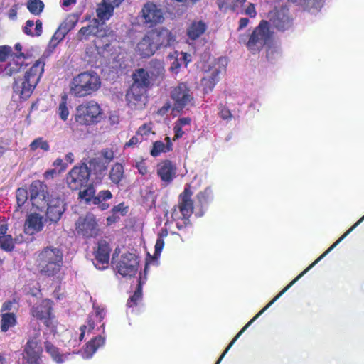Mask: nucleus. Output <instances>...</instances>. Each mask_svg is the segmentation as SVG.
Here are the masks:
<instances>
[{"instance_id":"4","label":"nucleus","mask_w":364,"mask_h":364,"mask_svg":"<svg viewBox=\"0 0 364 364\" xmlns=\"http://www.w3.org/2000/svg\"><path fill=\"white\" fill-rule=\"evenodd\" d=\"M192 196L191 184L187 183L183 191L178 195V204L171 209V218L176 221V227L179 230L191 225L190 218L196 209Z\"/></svg>"},{"instance_id":"43","label":"nucleus","mask_w":364,"mask_h":364,"mask_svg":"<svg viewBox=\"0 0 364 364\" xmlns=\"http://www.w3.org/2000/svg\"><path fill=\"white\" fill-rule=\"evenodd\" d=\"M57 113L61 120L65 122L69 116V108L68 105V95L63 94L61 95L60 101L58 107Z\"/></svg>"},{"instance_id":"3","label":"nucleus","mask_w":364,"mask_h":364,"mask_svg":"<svg viewBox=\"0 0 364 364\" xmlns=\"http://www.w3.org/2000/svg\"><path fill=\"white\" fill-rule=\"evenodd\" d=\"M247 38V40L244 37L240 38V43H245L252 54H257L266 47L267 58L269 60L272 58L271 55L277 53L276 48L273 46V32L270 31L268 21L262 20Z\"/></svg>"},{"instance_id":"51","label":"nucleus","mask_w":364,"mask_h":364,"mask_svg":"<svg viewBox=\"0 0 364 364\" xmlns=\"http://www.w3.org/2000/svg\"><path fill=\"white\" fill-rule=\"evenodd\" d=\"M13 48L8 45L0 46V63H5L14 55Z\"/></svg>"},{"instance_id":"35","label":"nucleus","mask_w":364,"mask_h":364,"mask_svg":"<svg viewBox=\"0 0 364 364\" xmlns=\"http://www.w3.org/2000/svg\"><path fill=\"white\" fill-rule=\"evenodd\" d=\"M44 347L46 351L51 356L53 360L58 364H61L64 362L65 359L68 358L70 354H62L58 347L55 346L50 341L44 342Z\"/></svg>"},{"instance_id":"47","label":"nucleus","mask_w":364,"mask_h":364,"mask_svg":"<svg viewBox=\"0 0 364 364\" xmlns=\"http://www.w3.org/2000/svg\"><path fill=\"white\" fill-rule=\"evenodd\" d=\"M15 247L14 240L11 235L0 236V248L6 252H11Z\"/></svg>"},{"instance_id":"12","label":"nucleus","mask_w":364,"mask_h":364,"mask_svg":"<svg viewBox=\"0 0 364 364\" xmlns=\"http://www.w3.org/2000/svg\"><path fill=\"white\" fill-rule=\"evenodd\" d=\"M75 230L79 235L87 239L96 237L100 234L96 218L90 213L78 218L75 223Z\"/></svg>"},{"instance_id":"30","label":"nucleus","mask_w":364,"mask_h":364,"mask_svg":"<svg viewBox=\"0 0 364 364\" xmlns=\"http://www.w3.org/2000/svg\"><path fill=\"white\" fill-rule=\"evenodd\" d=\"M23 33L31 37H39L43 33V23L40 19L35 22L33 20H27L23 28Z\"/></svg>"},{"instance_id":"33","label":"nucleus","mask_w":364,"mask_h":364,"mask_svg":"<svg viewBox=\"0 0 364 364\" xmlns=\"http://www.w3.org/2000/svg\"><path fill=\"white\" fill-rule=\"evenodd\" d=\"M98 21L95 19L93 24L82 27L77 33L79 41L87 40L90 36H97L102 29L99 28Z\"/></svg>"},{"instance_id":"41","label":"nucleus","mask_w":364,"mask_h":364,"mask_svg":"<svg viewBox=\"0 0 364 364\" xmlns=\"http://www.w3.org/2000/svg\"><path fill=\"white\" fill-rule=\"evenodd\" d=\"M105 341V338L101 336L91 339L85 348V353L87 357H91L100 346L104 345Z\"/></svg>"},{"instance_id":"26","label":"nucleus","mask_w":364,"mask_h":364,"mask_svg":"<svg viewBox=\"0 0 364 364\" xmlns=\"http://www.w3.org/2000/svg\"><path fill=\"white\" fill-rule=\"evenodd\" d=\"M53 311V301L50 299H43L36 306L31 309V314L38 320H43V318L50 315Z\"/></svg>"},{"instance_id":"14","label":"nucleus","mask_w":364,"mask_h":364,"mask_svg":"<svg viewBox=\"0 0 364 364\" xmlns=\"http://www.w3.org/2000/svg\"><path fill=\"white\" fill-rule=\"evenodd\" d=\"M143 25L149 28H154L164 20L163 12L153 2L146 3L140 12Z\"/></svg>"},{"instance_id":"6","label":"nucleus","mask_w":364,"mask_h":364,"mask_svg":"<svg viewBox=\"0 0 364 364\" xmlns=\"http://www.w3.org/2000/svg\"><path fill=\"white\" fill-rule=\"evenodd\" d=\"M40 272L47 277H53L60 270L63 253L56 247H47L42 250L37 258Z\"/></svg>"},{"instance_id":"53","label":"nucleus","mask_w":364,"mask_h":364,"mask_svg":"<svg viewBox=\"0 0 364 364\" xmlns=\"http://www.w3.org/2000/svg\"><path fill=\"white\" fill-rule=\"evenodd\" d=\"M101 156L105 160V163L108 165L114 159V153L112 149L105 148L100 151Z\"/></svg>"},{"instance_id":"64","label":"nucleus","mask_w":364,"mask_h":364,"mask_svg":"<svg viewBox=\"0 0 364 364\" xmlns=\"http://www.w3.org/2000/svg\"><path fill=\"white\" fill-rule=\"evenodd\" d=\"M170 108H171V105L168 102L165 103L161 108H159L158 109L157 114L159 115L163 116V115L166 114L168 112Z\"/></svg>"},{"instance_id":"27","label":"nucleus","mask_w":364,"mask_h":364,"mask_svg":"<svg viewBox=\"0 0 364 364\" xmlns=\"http://www.w3.org/2000/svg\"><path fill=\"white\" fill-rule=\"evenodd\" d=\"M113 36L112 31L102 29L93 41V44L98 51L107 50L113 41Z\"/></svg>"},{"instance_id":"55","label":"nucleus","mask_w":364,"mask_h":364,"mask_svg":"<svg viewBox=\"0 0 364 364\" xmlns=\"http://www.w3.org/2000/svg\"><path fill=\"white\" fill-rule=\"evenodd\" d=\"M219 115L223 119H230L232 117L230 110L224 105L220 104L219 105Z\"/></svg>"},{"instance_id":"31","label":"nucleus","mask_w":364,"mask_h":364,"mask_svg":"<svg viewBox=\"0 0 364 364\" xmlns=\"http://www.w3.org/2000/svg\"><path fill=\"white\" fill-rule=\"evenodd\" d=\"M152 80L156 82H160L164 79L165 69L164 63L161 60H151L149 63V70Z\"/></svg>"},{"instance_id":"59","label":"nucleus","mask_w":364,"mask_h":364,"mask_svg":"<svg viewBox=\"0 0 364 364\" xmlns=\"http://www.w3.org/2000/svg\"><path fill=\"white\" fill-rule=\"evenodd\" d=\"M245 14L246 15H248L251 18H254L257 14L255 5L252 3L249 4L245 10Z\"/></svg>"},{"instance_id":"36","label":"nucleus","mask_w":364,"mask_h":364,"mask_svg":"<svg viewBox=\"0 0 364 364\" xmlns=\"http://www.w3.org/2000/svg\"><path fill=\"white\" fill-rule=\"evenodd\" d=\"M114 8L105 0L97 5L96 9L97 16L100 21H105L110 18L113 15Z\"/></svg>"},{"instance_id":"57","label":"nucleus","mask_w":364,"mask_h":364,"mask_svg":"<svg viewBox=\"0 0 364 364\" xmlns=\"http://www.w3.org/2000/svg\"><path fill=\"white\" fill-rule=\"evenodd\" d=\"M128 212V207L124 205V203H121L117 205H114L112 209V213L116 215L117 213H120L122 215H125Z\"/></svg>"},{"instance_id":"5","label":"nucleus","mask_w":364,"mask_h":364,"mask_svg":"<svg viewBox=\"0 0 364 364\" xmlns=\"http://www.w3.org/2000/svg\"><path fill=\"white\" fill-rule=\"evenodd\" d=\"M100 86L101 79L98 74L87 70L73 77L69 84V92L75 97H85L97 92Z\"/></svg>"},{"instance_id":"9","label":"nucleus","mask_w":364,"mask_h":364,"mask_svg":"<svg viewBox=\"0 0 364 364\" xmlns=\"http://www.w3.org/2000/svg\"><path fill=\"white\" fill-rule=\"evenodd\" d=\"M170 97L173 101V109L178 112L188 105H194L193 93L185 82L178 83L177 86L172 87Z\"/></svg>"},{"instance_id":"52","label":"nucleus","mask_w":364,"mask_h":364,"mask_svg":"<svg viewBox=\"0 0 364 364\" xmlns=\"http://www.w3.org/2000/svg\"><path fill=\"white\" fill-rule=\"evenodd\" d=\"M42 321H43L45 326L50 328L52 332L56 331L57 322L55 321V316L52 314V312L50 314V315L46 316V318H43Z\"/></svg>"},{"instance_id":"60","label":"nucleus","mask_w":364,"mask_h":364,"mask_svg":"<svg viewBox=\"0 0 364 364\" xmlns=\"http://www.w3.org/2000/svg\"><path fill=\"white\" fill-rule=\"evenodd\" d=\"M173 131L175 133L174 139H179L183 136L184 132L182 129V127L180 124L175 123L173 127Z\"/></svg>"},{"instance_id":"13","label":"nucleus","mask_w":364,"mask_h":364,"mask_svg":"<svg viewBox=\"0 0 364 364\" xmlns=\"http://www.w3.org/2000/svg\"><path fill=\"white\" fill-rule=\"evenodd\" d=\"M268 17L269 26L271 25L278 31L284 32L293 26V18L286 8L270 11L268 14Z\"/></svg>"},{"instance_id":"46","label":"nucleus","mask_w":364,"mask_h":364,"mask_svg":"<svg viewBox=\"0 0 364 364\" xmlns=\"http://www.w3.org/2000/svg\"><path fill=\"white\" fill-rule=\"evenodd\" d=\"M16 198L17 203L16 210L21 209L28 199V191L26 188H18L16 191Z\"/></svg>"},{"instance_id":"42","label":"nucleus","mask_w":364,"mask_h":364,"mask_svg":"<svg viewBox=\"0 0 364 364\" xmlns=\"http://www.w3.org/2000/svg\"><path fill=\"white\" fill-rule=\"evenodd\" d=\"M144 282L142 281V278L140 276L138 280V284L136 286V290L134 291L133 295H132L127 303V306L129 308L136 306L138 303L141 300L142 298V286Z\"/></svg>"},{"instance_id":"17","label":"nucleus","mask_w":364,"mask_h":364,"mask_svg":"<svg viewBox=\"0 0 364 364\" xmlns=\"http://www.w3.org/2000/svg\"><path fill=\"white\" fill-rule=\"evenodd\" d=\"M46 220L50 223H58L65 210V203L59 197L51 198L47 203Z\"/></svg>"},{"instance_id":"58","label":"nucleus","mask_w":364,"mask_h":364,"mask_svg":"<svg viewBox=\"0 0 364 364\" xmlns=\"http://www.w3.org/2000/svg\"><path fill=\"white\" fill-rule=\"evenodd\" d=\"M58 173L59 171H57L55 168L48 169L43 173V177L46 180H50L54 178Z\"/></svg>"},{"instance_id":"39","label":"nucleus","mask_w":364,"mask_h":364,"mask_svg":"<svg viewBox=\"0 0 364 364\" xmlns=\"http://www.w3.org/2000/svg\"><path fill=\"white\" fill-rule=\"evenodd\" d=\"M1 331L2 332H6L10 328L16 325V316L14 312L1 314Z\"/></svg>"},{"instance_id":"21","label":"nucleus","mask_w":364,"mask_h":364,"mask_svg":"<svg viewBox=\"0 0 364 364\" xmlns=\"http://www.w3.org/2000/svg\"><path fill=\"white\" fill-rule=\"evenodd\" d=\"M176 166L170 160H164L157 165V175L165 185H168L176 176Z\"/></svg>"},{"instance_id":"11","label":"nucleus","mask_w":364,"mask_h":364,"mask_svg":"<svg viewBox=\"0 0 364 364\" xmlns=\"http://www.w3.org/2000/svg\"><path fill=\"white\" fill-rule=\"evenodd\" d=\"M90 171L87 164L82 163L74 166L67 174L66 183L68 188L73 191L80 190L88 183Z\"/></svg>"},{"instance_id":"20","label":"nucleus","mask_w":364,"mask_h":364,"mask_svg":"<svg viewBox=\"0 0 364 364\" xmlns=\"http://www.w3.org/2000/svg\"><path fill=\"white\" fill-rule=\"evenodd\" d=\"M147 91L130 86L127 92L126 99L128 106L132 109H141L146 104Z\"/></svg>"},{"instance_id":"24","label":"nucleus","mask_w":364,"mask_h":364,"mask_svg":"<svg viewBox=\"0 0 364 364\" xmlns=\"http://www.w3.org/2000/svg\"><path fill=\"white\" fill-rule=\"evenodd\" d=\"M21 54H15L4 65V72L7 76H12L25 69L27 66L26 58H21Z\"/></svg>"},{"instance_id":"7","label":"nucleus","mask_w":364,"mask_h":364,"mask_svg":"<svg viewBox=\"0 0 364 364\" xmlns=\"http://www.w3.org/2000/svg\"><path fill=\"white\" fill-rule=\"evenodd\" d=\"M119 253V249L116 248L112 257V267L124 277L134 276L138 271L139 267L137 256L131 252H126L118 258Z\"/></svg>"},{"instance_id":"48","label":"nucleus","mask_w":364,"mask_h":364,"mask_svg":"<svg viewBox=\"0 0 364 364\" xmlns=\"http://www.w3.org/2000/svg\"><path fill=\"white\" fill-rule=\"evenodd\" d=\"M29 148L32 151L38 149H41L43 151H48L50 150V145L43 137H38L30 144Z\"/></svg>"},{"instance_id":"25","label":"nucleus","mask_w":364,"mask_h":364,"mask_svg":"<svg viewBox=\"0 0 364 364\" xmlns=\"http://www.w3.org/2000/svg\"><path fill=\"white\" fill-rule=\"evenodd\" d=\"M43 217L38 213H31L28 215L24 224L25 232L33 235L43 230Z\"/></svg>"},{"instance_id":"37","label":"nucleus","mask_w":364,"mask_h":364,"mask_svg":"<svg viewBox=\"0 0 364 364\" xmlns=\"http://www.w3.org/2000/svg\"><path fill=\"white\" fill-rule=\"evenodd\" d=\"M112 193L109 190L100 191L94 198V205H98L102 210H105L109 208V204L107 200L112 199Z\"/></svg>"},{"instance_id":"29","label":"nucleus","mask_w":364,"mask_h":364,"mask_svg":"<svg viewBox=\"0 0 364 364\" xmlns=\"http://www.w3.org/2000/svg\"><path fill=\"white\" fill-rule=\"evenodd\" d=\"M74 26V23H73L70 25L67 22L62 23L53 35L51 40L50 41V46L55 47L60 41H62L65 38L68 33L72 28H73Z\"/></svg>"},{"instance_id":"1","label":"nucleus","mask_w":364,"mask_h":364,"mask_svg":"<svg viewBox=\"0 0 364 364\" xmlns=\"http://www.w3.org/2000/svg\"><path fill=\"white\" fill-rule=\"evenodd\" d=\"M176 35L165 27L148 31L137 45V51L143 58L153 55L156 50L166 49L174 45Z\"/></svg>"},{"instance_id":"8","label":"nucleus","mask_w":364,"mask_h":364,"mask_svg":"<svg viewBox=\"0 0 364 364\" xmlns=\"http://www.w3.org/2000/svg\"><path fill=\"white\" fill-rule=\"evenodd\" d=\"M101 114L100 106L96 102L90 100L77 107L75 120L80 125L88 126L97 123Z\"/></svg>"},{"instance_id":"44","label":"nucleus","mask_w":364,"mask_h":364,"mask_svg":"<svg viewBox=\"0 0 364 364\" xmlns=\"http://www.w3.org/2000/svg\"><path fill=\"white\" fill-rule=\"evenodd\" d=\"M95 189L93 185L90 184L85 189L79 192V198L85 200V201L88 204H94V198H95Z\"/></svg>"},{"instance_id":"56","label":"nucleus","mask_w":364,"mask_h":364,"mask_svg":"<svg viewBox=\"0 0 364 364\" xmlns=\"http://www.w3.org/2000/svg\"><path fill=\"white\" fill-rule=\"evenodd\" d=\"M16 304H17V300L16 299L4 301L1 307V313L3 314L9 312L13 309L14 306Z\"/></svg>"},{"instance_id":"38","label":"nucleus","mask_w":364,"mask_h":364,"mask_svg":"<svg viewBox=\"0 0 364 364\" xmlns=\"http://www.w3.org/2000/svg\"><path fill=\"white\" fill-rule=\"evenodd\" d=\"M124 176V166L120 163H115L111 168L109 178L112 183L119 185Z\"/></svg>"},{"instance_id":"61","label":"nucleus","mask_w":364,"mask_h":364,"mask_svg":"<svg viewBox=\"0 0 364 364\" xmlns=\"http://www.w3.org/2000/svg\"><path fill=\"white\" fill-rule=\"evenodd\" d=\"M143 138L139 139V137L136 136H132L128 142L126 143L125 146H133L134 145H136L139 142H141L143 141Z\"/></svg>"},{"instance_id":"40","label":"nucleus","mask_w":364,"mask_h":364,"mask_svg":"<svg viewBox=\"0 0 364 364\" xmlns=\"http://www.w3.org/2000/svg\"><path fill=\"white\" fill-rule=\"evenodd\" d=\"M167 143L165 144L161 141H156L153 144L150 154L152 156H158L161 153L170 151L172 149V143L168 136L166 137Z\"/></svg>"},{"instance_id":"16","label":"nucleus","mask_w":364,"mask_h":364,"mask_svg":"<svg viewBox=\"0 0 364 364\" xmlns=\"http://www.w3.org/2000/svg\"><path fill=\"white\" fill-rule=\"evenodd\" d=\"M111 248L105 240H100L97 249L94 251V265L99 269H105L108 267L110 259Z\"/></svg>"},{"instance_id":"54","label":"nucleus","mask_w":364,"mask_h":364,"mask_svg":"<svg viewBox=\"0 0 364 364\" xmlns=\"http://www.w3.org/2000/svg\"><path fill=\"white\" fill-rule=\"evenodd\" d=\"M152 130V123H145L139 127L136 135H140L141 138H143L144 136L149 135Z\"/></svg>"},{"instance_id":"19","label":"nucleus","mask_w":364,"mask_h":364,"mask_svg":"<svg viewBox=\"0 0 364 364\" xmlns=\"http://www.w3.org/2000/svg\"><path fill=\"white\" fill-rule=\"evenodd\" d=\"M289 289H283L271 301H269L262 310H260L250 321H249L244 327L237 333L232 341L229 343L224 352L220 356L215 364H220L225 354L228 352L235 342L240 338V336L246 331V329L259 317L262 315L270 306H272L286 291Z\"/></svg>"},{"instance_id":"62","label":"nucleus","mask_w":364,"mask_h":364,"mask_svg":"<svg viewBox=\"0 0 364 364\" xmlns=\"http://www.w3.org/2000/svg\"><path fill=\"white\" fill-rule=\"evenodd\" d=\"M95 309V316L98 319L99 322H101L105 316V311L104 309H101L100 307H96Z\"/></svg>"},{"instance_id":"63","label":"nucleus","mask_w":364,"mask_h":364,"mask_svg":"<svg viewBox=\"0 0 364 364\" xmlns=\"http://www.w3.org/2000/svg\"><path fill=\"white\" fill-rule=\"evenodd\" d=\"M17 5H14L8 12V16L11 20H16L17 18Z\"/></svg>"},{"instance_id":"45","label":"nucleus","mask_w":364,"mask_h":364,"mask_svg":"<svg viewBox=\"0 0 364 364\" xmlns=\"http://www.w3.org/2000/svg\"><path fill=\"white\" fill-rule=\"evenodd\" d=\"M26 6L29 12L35 16L40 15L44 9V4L41 0H28Z\"/></svg>"},{"instance_id":"23","label":"nucleus","mask_w":364,"mask_h":364,"mask_svg":"<svg viewBox=\"0 0 364 364\" xmlns=\"http://www.w3.org/2000/svg\"><path fill=\"white\" fill-rule=\"evenodd\" d=\"M132 77L133 82L131 86L145 91H148L152 82H154L150 76V73L144 68L136 69L132 73Z\"/></svg>"},{"instance_id":"49","label":"nucleus","mask_w":364,"mask_h":364,"mask_svg":"<svg viewBox=\"0 0 364 364\" xmlns=\"http://www.w3.org/2000/svg\"><path fill=\"white\" fill-rule=\"evenodd\" d=\"M168 235V230L166 228H162L158 233L157 240L155 244L154 255L158 256L161 254L164 246V238Z\"/></svg>"},{"instance_id":"34","label":"nucleus","mask_w":364,"mask_h":364,"mask_svg":"<svg viewBox=\"0 0 364 364\" xmlns=\"http://www.w3.org/2000/svg\"><path fill=\"white\" fill-rule=\"evenodd\" d=\"M219 73L220 71L218 70H214L202 78L201 85L203 86L205 93L212 91L216 83L218 82Z\"/></svg>"},{"instance_id":"28","label":"nucleus","mask_w":364,"mask_h":364,"mask_svg":"<svg viewBox=\"0 0 364 364\" xmlns=\"http://www.w3.org/2000/svg\"><path fill=\"white\" fill-rule=\"evenodd\" d=\"M88 170L90 171V176L93 174L96 180L101 181L105 175L107 169V164L97 158H92L88 161Z\"/></svg>"},{"instance_id":"2","label":"nucleus","mask_w":364,"mask_h":364,"mask_svg":"<svg viewBox=\"0 0 364 364\" xmlns=\"http://www.w3.org/2000/svg\"><path fill=\"white\" fill-rule=\"evenodd\" d=\"M45 65V59L41 58L25 72L23 77L14 78L12 89L21 100L26 101L31 96L44 73Z\"/></svg>"},{"instance_id":"50","label":"nucleus","mask_w":364,"mask_h":364,"mask_svg":"<svg viewBox=\"0 0 364 364\" xmlns=\"http://www.w3.org/2000/svg\"><path fill=\"white\" fill-rule=\"evenodd\" d=\"M298 3L304 10L310 11L312 9H321L323 4V0H299Z\"/></svg>"},{"instance_id":"32","label":"nucleus","mask_w":364,"mask_h":364,"mask_svg":"<svg viewBox=\"0 0 364 364\" xmlns=\"http://www.w3.org/2000/svg\"><path fill=\"white\" fill-rule=\"evenodd\" d=\"M207 25L202 21H193L187 28V36L191 40H196L206 31Z\"/></svg>"},{"instance_id":"15","label":"nucleus","mask_w":364,"mask_h":364,"mask_svg":"<svg viewBox=\"0 0 364 364\" xmlns=\"http://www.w3.org/2000/svg\"><path fill=\"white\" fill-rule=\"evenodd\" d=\"M29 196L32 205L37 210H41L48 198L47 186L39 180L32 181L29 186Z\"/></svg>"},{"instance_id":"22","label":"nucleus","mask_w":364,"mask_h":364,"mask_svg":"<svg viewBox=\"0 0 364 364\" xmlns=\"http://www.w3.org/2000/svg\"><path fill=\"white\" fill-rule=\"evenodd\" d=\"M196 215L203 216L208 210L209 205L213 200V191L210 187L198 192L196 196Z\"/></svg>"},{"instance_id":"10","label":"nucleus","mask_w":364,"mask_h":364,"mask_svg":"<svg viewBox=\"0 0 364 364\" xmlns=\"http://www.w3.org/2000/svg\"><path fill=\"white\" fill-rule=\"evenodd\" d=\"M42 355L43 348L38 338V334L30 337L23 346L22 353L23 364H41Z\"/></svg>"},{"instance_id":"18","label":"nucleus","mask_w":364,"mask_h":364,"mask_svg":"<svg viewBox=\"0 0 364 364\" xmlns=\"http://www.w3.org/2000/svg\"><path fill=\"white\" fill-rule=\"evenodd\" d=\"M289 288H284L271 301H269L262 310H260L250 321H249L244 327L237 333L232 341L229 343L224 352L220 356L215 364H220L225 354L228 352L235 342L240 338V336L246 331V329L259 317L262 315L270 306H272L286 291Z\"/></svg>"}]
</instances>
